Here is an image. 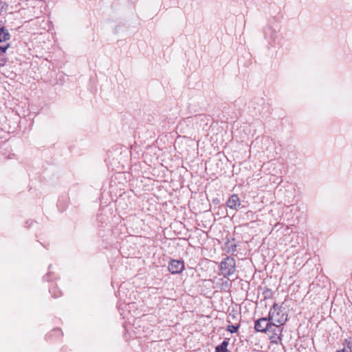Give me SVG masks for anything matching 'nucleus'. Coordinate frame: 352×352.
Wrapping results in <instances>:
<instances>
[{"instance_id":"obj_9","label":"nucleus","mask_w":352,"mask_h":352,"mask_svg":"<svg viewBox=\"0 0 352 352\" xmlns=\"http://www.w3.org/2000/svg\"><path fill=\"white\" fill-rule=\"evenodd\" d=\"M228 341L223 340L222 343L216 347V352H227Z\"/></svg>"},{"instance_id":"obj_7","label":"nucleus","mask_w":352,"mask_h":352,"mask_svg":"<svg viewBox=\"0 0 352 352\" xmlns=\"http://www.w3.org/2000/svg\"><path fill=\"white\" fill-rule=\"evenodd\" d=\"M241 205V200L237 195H232L227 201V206L231 209H236Z\"/></svg>"},{"instance_id":"obj_2","label":"nucleus","mask_w":352,"mask_h":352,"mask_svg":"<svg viewBox=\"0 0 352 352\" xmlns=\"http://www.w3.org/2000/svg\"><path fill=\"white\" fill-rule=\"evenodd\" d=\"M221 274L224 277H229L234 274L236 271L235 260L230 256H227L220 264Z\"/></svg>"},{"instance_id":"obj_6","label":"nucleus","mask_w":352,"mask_h":352,"mask_svg":"<svg viewBox=\"0 0 352 352\" xmlns=\"http://www.w3.org/2000/svg\"><path fill=\"white\" fill-rule=\"evenodd\" d=\"M168 271L173 274H179L184 270V263L182 261L171 260L168 264Z\"/></svg>"},{"instance_id":"obj_8","label":"nucleus","mask_w":352,"mask_h":352,"mask_svg":"<svg viewBox=\"0 0 352 352\" xmlns=\"http://www.w3.org/2000/svg\"><path fill=\"white\" fill-rule=\"evenodd\" d=\"M225 250L228 252V253H231V252H234L236 251V243H234V240L231 241H228L226 244H225V248H224Z\"/></svg>"},{"instance_id":"obj_1","label":"nucleus","mask_w":352,"mask_h":352,"mask_svg":"<svg viewBox=\"0 0 352 352\" xmlns=\"http://www.w3.org/2000/svg\"><path fill=\"white\" fill-rule=\"evenodd\" d=\"M268 318L272 323L281 325H283L287 320V315L282 309L281 307L276 303H274L270 309Z\"/></svg>"},{"instance_id":"obj_10","label":"nucleus","mask_w":352,"mask_h":352,"mask_svg":"<svg viewBox=\"0 0 352 352\" xmlns=\"http://www.w3.org/2000/svg\"><path fill=\"white\" fill-rule=\"evenodd\" d=\"M239 325H228V331L230 333H236L238 331Z\"/></svg>"},{"instance_id":"obj_4","label":"nucleus","mask_w":352,"mask_h":352,"mask_svg":"<svg viewBox=\"0 0 352 352\" xmlns=\"http://www.w3.org/2000/svg\"><path fill=\"white\" fill-rule=\"evenodd\" d=\"M10 34L8 30L3 27H0V53L4 54L10 47V44L7 43L10 39Z\"/></svg>"},{"instance_id":"obj_5","label":"nucleus","mask_w":352,"mask_h":352,"mask_svg":"<svg viewBox=\"0 0 352 352\" xmlns=\"http://www.w3.org/2000/svg\"><path fill=\"white\" fill-rule=\"evenodd\" d=\"M271 324L268 317L261 318L255 321L254 329L258 332L266 333Z\"/></svg>"},{"instance_id":"obj_3","label":"nucleus","mask_w":352,"mask_h":352,"mask_svg":"<svg viewBox=\"0 0 352 352\" xmlns=\"http://www.w3.org/2000/svg\"><path fill=\"white\" fill-rule=\"evenodd\" d=\"M281 324L272 323L266 333L273 343H278L281 340L282 328Z\"/></svg>"},{"instance_id":"obj_11","label":"nucleus","mask_w":352,"mask_h":352,"mask_svg":"<svg viewBox=\"0 0 352 352\" xmlns=\"http://www.w3.org/2000/svg\"><path fill=\"white\" fill-rule=\"evenodd\" d=\"M350 344H351V341H348V347L351 349V346H349Z\"/></svg>"}]
</instances>
